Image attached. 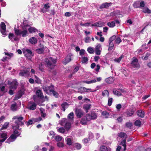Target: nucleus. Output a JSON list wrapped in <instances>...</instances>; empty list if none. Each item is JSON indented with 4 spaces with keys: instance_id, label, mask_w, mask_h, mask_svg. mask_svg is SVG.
Segmentation results:
<instances>
[{
    "instance_id": "nucleus-30",
    "label": "nucleus",
    "mask_w": 151,
    "mask_h": 151,
    "mask_svg": "<svg viewBox=\"0 0 151 151\" xmlns=\"http://www.w3.org/2000/svg\"><path fill=\"white\" fill-rule=\"evenodd\" d=\"M11 109L13 111H15L17 109V106L16 103L12 104L11 106Z\"/></svg>"
},
{
    "instance_id": "nucleus-1",
    "label": "nucleus",
    "mask_w": 151,
    "mask_h": 151,
    "mask_svg": "<svg viewBox=\"0 0 151 151\" xmlns=\"http://www.w3.org/2000/svg\"><path fill=\"white\" fill-rule=\"evenodd\" d=\"M13 119L16 120L15 123L17 125L16 126L12 127L13 129H17L19 128V126H22L24 125V117L21 115H17L13 117Z\"/></svg>"
},
{
    "instance_id": "nucleus-12",
    "label": "nucleus",
    "mask_w": 151,
    "mask_h": 151,
    "mask_svg": "<svg viewBox=\"0 0 151 151\" xmlns=\"http://www.w3.org/2000/svg\"><path fill=\"white\" fill-rule=\"evenodd\" d=\"M74 114L73 112H71L69 114L68 116L67 120L69 121L71 124L73 122L74 118Z\"/></svg>"
},
{
    "instance_id": "nucleus-64",
    "label": "nucleus",
    "mask_w": 151,
    "mask_h": 151,
    "mask_svg": "<svg viewBox=\"0 0 151 151\" xmlns=\"http://www.w3.org/2000/svg\"><path fill=\"white\" fill-rule=\"evenodd\" d=\"M100 68V65L99 64L97 65L96 66V68L95 69V70L96 71L98 72L99 71V70Z\"/></svg>"
},
{
    "instance_id": "nucleus-22",
    "label": "nucleus",
    "mask_w": 151,
    "mask_h": 151,
    "mask_svg": "<svg viewBox=\"0 0 151 151\" xmlns=\"http://www.w3.org/2000/svg\"><path fill=\"white\" fill-rule=\"evenodd\" d=\"M134 113V111L133 110H127L125 113V116L127 117H129L132 116Z\"/></svg>"
},
{
    "instance_id": "nucleus-44",
    "label": "nucleus",
    "mask_w": 151,
    "mask_h": 151,
    "mask_svg": "<svg viewBox=\"0 0 151 151\" xmlns=\"http://www.w3.org/2000/svg\"><path fill=\"white\" fill-rule=\"evenodd\" d=\"M9 124V123L8 122H5L3 126L0 129L1 130L3 129H6L8 126V125Z\"/></svg>"
},
{
    "instance_id": "nucleus-38",
    "label": "nucleus",
    "mask_w": 151,
    "mask_h": 151,
    "mask_svg": "<svg viewBox=\"0 0 151 151\" xmlns=\"http://www.w3.org/2000/svg\"><path fill=\"white\" fill-rule=\"evenodd\" d=\"M135 53L137 55H141L143 53L142 49V48H139L135 52Z\"/></svg>"
},
{
    "instance_id": "nucleus-7",
    "label": "nucleus",
    "mask_w": 151,
    "mask_h": 151,
    "mask_svg": "<svg viewBox=\"0 0 151 151\" xmlns=\"http://www.w3.org/2000/svg\"><path fill=\"white\" fill-rule=\"evenodd\" d=\"M131 64L132 66L134 68H139L140 67V65L138 63V60L136 58H133Z\"/></svg>"
},
{
    "instance_id": "nucleus-20",
    "label": "nucleus",
    "mask_w": 151,
    "mask_h": 151,
    "mask_svg": "<svg viewBox=\"0 0 151 151\" xmlns=\"http://www.w3.org/2000/svg\"><path fill=\"white\" fill-rule=\"evenodd\" d=\"M29 43L35 45L37 42V39L34 37H32L29 39Z\"/></svg>"
},
{
    "instance_id": "nucleus-25",
    "label": "nucleus",
    "mask_w": 151,
    "mask_h": 151,
    "mask_svg": "<svg viewBox=\"0 0 151 151\" xmlns=\"http://www.w3.org/2000/svg\"><path fill=\"white\" fill-rule=\"evenodd\" d=\"M114 81V78L111 77H110L106 78L105 80V82L108 83H113Z\"/></svg>"
},
{
    "instance_id": "nucleus-11",
    "label": "nucleus",
    "mask_w": 151,
    "mask_h": 151,
    "mask_svg": "<svg viewBox=\"0 0 151 151\" xmlns=\"http://www.w3.org/2000/svg\"><path fill=\"white\" fill-rule=\"evenodd\" d=\"M37 104L33 102H29L27 105V108L29 109L34 110L36 109Z\"/></svg>"
},
{
    "instance_id": "nucleus-16",
    "label": "nucleus",
    "mask_w": 151,
    "mask_h": 151,
    "mask_svg": "<svg viewBox=\"0 0 151 151\" xmlns=\"http://www.w3.org/2000/svg\"><path fill=\"white\" fill-rule=\"evenodd\" d=\"M75 113L78 118H80L83 114V112L81 109H76L75 111Z\"/></svg>"
},
{
    "instance_id": "nucleus-54",
    "label": "nucleus",
    "mask_w": 151,
    "mask_h": 151,
    "mask_svg": "<svg viewBox=\"0 0 151 151\" xmlns=\"http://www.w3.org/2000/svg\"><path fill=\"white\" fill-rule=\"evenodd\" d=\"M48 93L50 92H52L53 90V86H48Z\"/></svg>"
},
{
    "instance_id": "nucleus-35",
    "label": "nucleus",
    "mask_w": 151,
    "mask_h": 151,
    "mask_svg": "<svg viewBox=\"0 0 151 151\" xmlns=\"http://www.w3.org/2000/svg\"><path fill=\"white\" fill-rule=\"evenodd\" d=\"M4 86H2L0 88V96H3L5 92Z\"/></svg>"
},
{
    "instance_id": "nucleus-43",
    "label": "nucleus",
    "mask_w": 151,
    "mask_h": 151,
    "mask_svg": "<svg viewBox=\"0 0 151 151\" xmlns=\"http://www.w3.org/2000/svg\"><path fill=\"white\" fill-rule=\"evenodd\" d=\"M107 25L108 26L111 27H113L115 26V22L114 21L109 22L108 23Z\"/></svg>"
},
{
    "instance_id": "nucleus-6",
    "label": "nucleus",
    "mask_w": 151,
    "mask_h": 151,
    "mask_svg": "<svg viewBox=\"0 0 151 151\" xmlns=\"http://www.w3.org/2000/svg\"><path fill=\"white\" fill-rule=\"evenodd\" d=\"M19 75L21 76L27 77L29 76L30 73L28 69L26 68L23 70H21L19 73Z\"/></svg>"
},
{
    "instance_id": "nucleus-48",
    "label": "nucleus",
    "mask_w": 151,
    "mask_h": 151,
    "mask_svg": "<svg viewBox=\"0 0 151 151\" xmlns=\"http://www.w3.org/2000/svg\"><path fill=\"white\" fill-rule=\"evenodd\" d=\"M57 130L58 132L62 133H64L65 132V130L63 127L59 128Z\"/></svg>"
},
{
    "instance_id": "nucleus-50",
    "label": "nucleus",
    "mask_w": 151,
    "mask_h": 151,
    "mask_svg": "<svg viewBox=\"0 0 151 151\" xmlns=\"http://www.w3.org/2000/svg\"><path fill=\"white\" fill-rule=\"evenodd\" d=\"M57 146L59 147H63L64 146L63 142H58L57 143Z\"/></svg>"
},
{
    "instance_id": "nucleus-60",
    "label": "nucleus",
    "mask_w": 151,
    "mask_h": 151,
    "mask_svg": "<svg viewBox=\"0 0 151 151\" xmlns=\"http://www.w3.org/2000/svg\"><path fill=\"white\" fill-rule=\"evenodd\" d=\"M91 38L90 37H86L85 39V42L86 43H89L90 42Z\"/></svg>"
},
{
    "instance_id": "nucleus-5",
    "label": "nucleus",
    "mask_w": 151,
    "mask_h": 151,
    "mask_svg": "<svg viewBox=\"0 0 151 151\" xmlns=\"http://www.w3.org/2000/svg\"><path fill=\"white\" fill-rule=\"evenodd\" d=\"M23 52L24 55L28 58L30 59L34 55L32 51L28 49H24L23 50Z\"/></svg>"
},
{
    "instance_id": "nucleus-62",
    "label": "nucleus",
    "mask_w": 151,
    "mask_h": 151,
    "mask_svg": "<svg viewBox=\"0 0 151 151\" xmlns=\"http://www.w3.org/2000/svg\"><path fill=\"white\" fill-rule=\"evenodd\" d=\"M43 89L44 91L47 94L48 93V86L46 87L45 86H43Z\"/></svg>"
},
{
    "instance_id": "nucleus-58",
    "label": "nucleus",
    "mask_w": 151,
    "mask_h": 151,
    "mask_svg": "<svg viewBox=\"0 0 151 151\" xmlns=\"http://www.w3.org/2000/svg\"><path fill=\"white\" fill-rule=\"evenodd\" d=\"M122 41V40L120 38L118 37L116 38L115 40V42L116 43L119 44Z\"/></svg>"
},
{
    "instance_id": "nucleus-47",
    "label": "nucleus",
    "mask_w": 151,
    "mask_h": 151,
    "mask_svg": "<svg viewBox=\"0 0 151 151\" xmlns=\"http://www.w3.org/2000/svg\"><path fill=\"white\" fill-rule=\"evenodd\" d=\"M109 50H111L113 48L114 45L113 42H109Z\"/></svg>"
},
{
    "instance_id": "nucleus-37",
    "label": "nucleus",
    "mask_w": 151,
    "mask_h": 151,
    "mask_svg": "<svg viewBox=\"0 0 151 151\" xmlns=\"http://www.w3.org/2000/svg\"><path fill=\"white\" fill-rule=\"evenodd\" d=\"M55 139L56 141L59 142L61 141L63 139V138L60 136L57 135L55 137Z\"/></svg>"
},
{
    "instance_id": "nucleus-13",
    "label": "nucleus",
    "mask_w": 151,
    "mask_h": 151,
    "mask_svg": "<svg viewBox=\"0 0 151 151\" xmlns=\"http://www.w3.org/2000/svg\"><path fill=\"white\" fill-rule=\"evenodd\" d=\"M9 38L13 42L14 41L18 40V37L15 35L14 34L12 33H10L9 35Z\"/></svg>"
},
{
    "instance_id": "nucleus-14",
    "label": "nucleus",
    "mask_w": 151,
    "mask_h": 151,
    "mask_svg": "<svg viewBox=\"0 0 151 151\" xmlns=\"http://www.w3.org/2000/svg\"><path fill=\"white\" fill-rule=\"evenodd\" d=\"M1 137L3 138L2 139L0 140V146L1 145V143L4 141L7 138V134L5 132H2L0 133Z\"/></svg>"
},
{
    "instance_id": "nucleus-40",
    "label": "nucleus",
    "mask_w": 151,
    "mask_h": 151,
    "mask_svg": "<svg viewBox=\"0 0 151 151\" xmlns=\"http://www.w3.org/2000/svg\"><path fill=\"white\" fill-rule=\"evenodd\" d=\"M73 146L77 149L78 150H79L81 148V145L78 143H77L74 144Z\"/></svg>"
},
{
    "instance_id": "nucleus-63",
    "label": "nucleus",
    "mask_w": 151,
    "mask_h": 151,
    "mask_svg": "<svg viewBox=\"0 0 151 151\" xmlns=\"http://www.w3.org/2000/svg\"><path fill=\"white\" fill-rule=\"evenodd\" d=\"M126 126L127 127L130 128L132 125V124L130 122H127L126 124Z\"/></svg>"
},
{
    "instance_id": "nucleus-46",
    "label": "nucleus",
    "mask_w": 151,
    "mask_h": 151,
    "mask_svg": "<svg viewBox=\"0 0 151 151\" xmlns=\"http://www.w3.org/2000/svg\"><path fill=\"white\" fill-rule=\"evenodd\" d=\"M100 151H107L108 148L104 146H102L100 147Z\"/></svg>"
},
{
    "instance_id": "nucleus-21",
    "label": "nucleus",
    "mask_w": 151,
    "mask_h": 151,
    "mask_svg": "<svg viewBox=\"0 0 151 151\" xmlns=\"http://www.w3.org/2000/svg\"><path fill=\"white\" fill-rule=\"evenodd\" d=\"M72 138L71 136H68L66 137L65 138V140L66 141V144L70 145L72 144Z\"/></svg>"
},
{
    "instance_id": "nucleus-26",
    "label": "nucleus",
    "mask_w": 151,
    "mask_h": 151,
    "mask_svg": "<svg viewBox=\"0 0 151 151\" xmlns=\"http://www.w3.org/2000/svg\"><path fill=\"white\" fill-rule=\"evenodd\" d=\"M137 115L141 118H143L145 116V112L144 111L141 110H140L137 111Z\"/></svg>"
},
{
    "instance_id": "nucleus-3",
    "label": "nucleus",
    "mask_w": 151,
    "mask_h": 151,
    "mask_svg": "<svg viewBox=\"0 0 151 151\" xmlns=\"http://www.w3.org/2000/svg\"><path fill=\"white\" fill-rule=\"evenodd\" d=\"M60 123L62 126H64L67 131L71 128V124L66 119L63 118L61 119L60 121Z\"/></svg>"
},
{
    "instance_id": "nucleus-57",
    "label": "nucleus",
    "mask_w": 151,
    "mask_h": 151,
    "mask_svg": "<svg viewBox=\"0 0 151 151\" xmlns=\"http://www.w3.org/2000/svg\"><path fill=\"white\" fill-rule=\"evenodd\" d=\"M35 81L37 83H41L40 80L39 78L36 76L35 75Z\"/></svg>"
},
{
    "instance_id": "nucleus-18",
    "label": "nucleus",
    "mask_w": 151,
    "mask_h": 151,
    "mask_svg": "<svg viewBox=\"0 0 151 151\" xmlns=\"http://www.w3.org/2000/svg\"><path fill=\"white\" fill-rule=\"evenodd\" d=\"M17 82L16 81H13L11 83L10 88V89L14 90L15 89L17 86Z\"/></svg>"
},
{
    "instance_id": "nucleus-33",
    "label": "nucleus",
    "mask_w": 151,
    "mask_h": 151,
    "mask_svg": "<svg viewBox=\"0 0 151 151\" xmlns=\"http://www.w3.org/2000/svg\"><path fill=\"white\" fill-rule=\"evenodd\" d=\"M91 105L87 104L84 105L83 106V108L85 109V110L86 113H87L88 111V110L90 108Z\"/></svg>"
},
{
    "instance_id": "nucleus-52",
    "label": "nucleus",
    "mask_w": 151,
    "mask_h": 151,
    "mask_svg": "<svg viewBox=\"0 0 151 151\" xmlns=\"http://www.w3.org/2000/svg\"><path fill=\"white\" fill-rule=\"evenodd\" d=\"M88 60L87 58L86 57H83L82 59L81 62L83 63H86L88 62Z\"/></svg>"
},
{
    "instance_id": "nucleus-29",
    "label": "nucleus",
    "mask_w": 151,
    "mask_h": 151,
    "mask_svg": "<svg viewBox=\"0 0 151 151\" xmlns=\"http://www.w3.org/2000/svg\"><path fill=\"white\" fill-rule=\"evenodd\" d=\"M27 29L30 33L35 32L37 31V29L36 28L33 27L27 28Z\"/></svg>"
},
{
    "instance_id": "nucleus-19",
    "label": "nucleus",
    "mask_w": 151,
    "mask_h": 151,
    "mask_svg": "<svg viewBox=\"0 0 151 151\" xmlns=\"http://www.w3.org/2000/svg\"><path fill=\"white\" fill-rule=\"evenodd\" d=\"M101 47V46L100 44L97 45L96 47L95 53L96 55H99L101 54V51L100 49Z\"/></svg>"
},
{
    "instance_id": "nucleus-36",
    "label": "nucleus",
    "mask_w": 151,
    "mask_h": 151,
    "mask_svg": "<svg viewBox=\"0 0 151 151\" xmlns=\"http://www.w3.org/2000/svg\"><path fill=\"white\" fill-rule=\"evenodd\" d=\"M102 94L103 96H107L108 97H109V93L108 91L106 90H105L103 91Z\"/></svg>"
},
{
    "instance_id": "nucleus-2",
    "label": "nucleus",
    "mask_w": 151,
    "mask_h": 151,
    "mask_svg": "<svg viewBox=\"0 0 151 151\" xmlns=\"http://www.w3.org/2000/svg\"><path fill=\"white\" fill-rule=\"evenodd\" d=\"M28 25H27L22 27V31H21L16 28L14 29V33L16 35H21L22 37H24L27 35L28 32L27 30V28L29 27Z\"/></svg>"
},
{
    "instance_id": "nucleus-61",
    "label": "nucleus",
    "mask_w": 151,
    "mask_h": 151,
    "mask_svg": "<svg viewBox=\"0 0 151 151\" xmlns=\"http://www.w3.org/2000/svg\"><path fill=\"white\" fill-rule=\"evenodd\" d=\"M33 121L32 120H29V121L27 123V126L32 124L33 122Z\"/></svg>"
},
{
    "instance_id": "nucleus-31",
    "label": "nucleus",
    "mask_w": 151,
    "mask_h": 151,
    "mask_svg": "<svg viewBox=\"0 0 151 151\" xmlns=\"http://www.w3.org/2000/svg\"><path fill=\"white\" fill-rule=\"evenodd\" d=\"M113 91L114 94L116 96H119L122 95L121 92L116 90L115 88L113 89Z\"/></svg>"
},
{
    "instance_id": "nucleus-17",
    "label": "nucleus",
    "mask_w": 151,
    "mask_h": 151,
    "mask_svg": "<svg viewBox=\"0 0 151 151\" xmlns=\"http://www.w3.org/2000/svg\"><path fill=\"white\" fill-rule=\"evenodd\" d=\"M88 118V116L86 114L85 117L81 119L80 122L81 124L83 125L86 124L87 123L90 121V120H88L87 119Z\"/></svg>"
},
{
    "instance_id": "nucleus-28",
    "label": "nucleus",
    "mask_w": 151,
    "mask_h": 151,
    "mask_svg": "<svg viewBox=\"0 0 151 151\" xmlns=\"http://www.w3.org/2000/svg\"><path fill=\"white\" fill-rule=\"evenodd\" d=\"M40 115L43 118H45L46 116V114L45 112V110L42 108H40Z\"/></svg>"
},
{
    "instance_id": "nucleus-42",
    "label": "nucleus",
    "mask_w": 151,
    "mask_h": 151,
    "mask_svg": "<svg viewBox=\"0 0 151 151\" xmlns=\"http://www.w3.org/2000/svg\"><path fill=\"white\" fill-rule=\"evenodd\" d=\"M42 120V118L40 117L38 118L33 119V121L35 122H38Z\"/></svg>"
},
{
    "instance_id": "nucleus-59",
    "label": "nucleus",
    "mask_w": 151,
    "mask_h": 151,
    "mask_svg": "<svg viewBox=\"0 0 151 151\" xmlns=\"http://www.w3.org/2000/svg\"><path fill=\"white\" fill-rule=\"evenodd\" d=\"M123 57L122 56L118 58L115 59L114 60L116 62L118 63H119L120 61L123 58Z\"/></svg>"
},
{
    "instance_id": "nucleus-53",
    "label": "nucleus",
    "mask_w": 151,
    "mask_h": 151,
    "mask_svg": "<svg viewBox=\"0 0 151 151\" xmlns=\"http://www.w3.org/2000/svg\"><path fill=\"white\" fill-rule=\"evenodd\" d=\"M126 136H127L126 134L123 132H120L118 134V136L120 137L121 138L124 137L126 138L127 137H125Z\"/></svg>"
},
{
    "instance_id": "nucleus-34",
    "label": "nucleus",
    "mask_w": 151,
    "mask_h": 151,
    "mask_svg": "<svg viewBox=\"0 0 151 151\" xmlns=\"http://www.w3.org/2000/svg\"><path fill=\"white\" fill-rule=\"evenodd\" d=\"M45 50L44 47H42L41 48H39L36 50V52L39 54H41Z\"/></svg>"
},
{
    "instance_id": "nucleus-15",
    "label": "nucleus",
    "mask_w": 151,
    "mask_h": 151,
    "mask_svg": "<svg viewBox=\"0 0 151 151\" xmlns=\"http://www.w3.org/2000/svg\"><path fill=\"white\" fill-rule=\"evenodd\" d=\"M20 134L17 135V136L15 135L14 134H12L10 137L7 139L6 142L9 143L11 142L14 141L16 139L17 136L19 135Z\"/></svg>"
},
{
    "instance_id": "nucleus-4",
    "label": "nucleus",
    "mask_w": 151,
    "mask_h": 151,
    "mask_svg": "<svg viewBox=\"0 0 151 151\" xmlns=\"http://www.w3.org/2000/svg\"><path fill=\"white\" fill-rule=\"evenodd\" d=\"M46 66L50 69H52L54 67L55 64L56 63L55 59L51 58H50L46 60Z\"/></svg>"
},
{
    "instance_id": "nucleus-9",
    "label": "nucleus",
    "mask_w": 151,
    "mask_h": 151,
    "mask_svg": "<svg viewBox=\"0 0 151 151\" xmlns=\"http://www.w3.org/2000/svg\"><path fill=\"white\" fill-rule=\"evenodd\" d=\"M6 26L5 23L3 22H1V24L0 31L2 34L4 35V37L6 35Z\"/></svg>"
},
{
    "instance_id": "nucleus-51",
    "label": "nucleus",
    "mask_w": 151,
    "mask_h": 151,
    "mask_svg": "<svg viewBox=\"0 0 151 151\" xmlns=\"http://www.w3.org/2000/svg\"><path fill=\"white\" fill-rule=\"evenodd\" d=\"M143 12L144 13H150L151 11L148 8H145L144 9Z\"/></svg>"
},
{
    "instance_id": "nucleus-41",
    "label": "nucleus",
    "mask_w": 151,
    "mask_h": 151,
    "mask_svg": "<svg viewBox=\"0 0 151 151\" xmlns=\"http://www.w3.org/2000/svg\"><path fill=\"white\" fill-rule=\"evenodd\" d=\"M113 99L112 98L109 97L108 101V105L109 106H110L112 103Z\"/></svg>"
},
{
    "instance_id": "nucleus-32",
    "label": "nucleus",
    "mask_w": 151,
    "mask_h": 151,
    "mask_svg": "<svg viewBox=\"0 0 151 151\" xmlns=\"http://www.w3.org/2000/svg\"><path fill=\"white\" fill-rule=\"evenodd\" d=\"M61 106L63 108L62 110H63V111H65V109L68 108V105L67 103L64 102L62 104Z\"/></svg>"
},
{
    "instance_id": "nucleus-8",
    "label": "nucleus",
    "mask_w": 151,
    "mask_h": 151,
    "mask_svg": "<svg viewBox=\"0 0 151 151\" xmlns=\"http://www.w3.org/2000/svg\"><path fill=\"white\" fill-rule=\"evenodd\" d=\"M87 119L90 121L96 119L97 118V115L94 111H92L90 114H87Z\"/></svg>"
},
{
    "instance_id": "nucleus-24",
    "label": "nucleus",
    "mask_w": 151,
    "mask_h": 151,
    "mask_svg": "<svg viewBox=\"0 0 151 151\" xmlns=\"http://www.w3.org/2000/svg\"><path fill=\"white\" fill-rule=\"evenodd\" d=\"M111 3H105L102 4L100 7V9L107 8L111 6Z\"/></svg>"
},
{
    "instance_id": "nucleus-55",
    "label": "nucleus",
    "mask_w": 151,
    "mask_h": 151,
    "mask_svg": "<svg viewBox=\"0 0 151 151\" xmlns=\"http://www.w3.org/2000/svg\"><path fill=\"white\" fill-rule=\"evenodd\" d=\"M150 55V54L148 53H147L146 54V55L145 57L143 56L142 58L143 60H145L148 59V58Z\"/></svg>"
},
{
    "instance_id": "nucleus-56",
    "label": "nucleus",
    "mask_w": 151,
    "mask_h": 151,
    "mask_svg": "<svg viewBox=\"0 0 151 151\" xmlns=\"http://www.w3.org/2000/svg\"><path fill=\"white\" fill-rule=\"evenodd\" d=\"M87 51L89 53L91 54L93 53L94 52L93 49L91 47L88 48L87 49Z\"/></svg>"
},
{
    "instance_id": "nucleus-27",
    "label": "nucleus",
    "mask_w": 151,
    "mask_h": 151,
    "mask_svg": "<svg viewBox=\"0 0 151 151\" xmlns=\"http://www.w3.org/2000/svg\"><path fill=\"white\" fill-rule=\"evenodd\" d=\"M71 55H68L65 58L64 63L65 64L70 62L71 60Z\"/></svg>"
},
{
    "instance_id": "nucleus-39",
    "label": "nucleus",
    "mask_w": 151,
    "mask_h": 151,
    "mask_svg": "<svg viewBox=\"0 0 151 151\" xmlns=\"http://www.w3.org/2000/svg\"><path fill=\"white\" fill-rule=\"evenodd\" d=\"M86 88L84 87H81L78 89V92L81 93L86 92Z\"/></svg>"
},
{
    "instance_id": "nucleus-49",
    "label": "nucleus",
    "mask_w": 151,
    "mask_h": 151,
    "mask_svg": "<svg viewBox=\"0 0 151 151\" xmlns=\"http://www.w3.org/2000/svg\"><path fill=\"white\" fill-rule=\"evenodd\" d=\"M134 124L136 126L140 127L141 125V122L139 120H136L134 122Z\"/></svg>"
},
{
    "instance_id": "nucleus-45",
    "label": "nucleus",
    "mask_w": 151,
    "mask_h": 151,
    "mask_svg": "<svg viewBox=\"0 0 151 151\" xmlns=\"http://www.w3.org/2000/svg\"><path fill=\"white\" fill-rule=\"evenodd\" d=\"M133 6L135 8H139L140 7L139 2V1H136L134 2L133 4Z\"/></svg>"
},
{
    "instance_id": "nucleus-10",
    "label": "nucleus",
    "mask_w": 151,
    "mask_h": 151,
    "mask_svg": "<svg viewBox=\"0 0 151 151\" xmlns=\"http://www.w3.org/2000/svg\"><path fill=\"white\" fill-rule=\"evenodd\" d=\"M50 7V5L49 3H47L44 5L43 8H41L40 12L43 13L48 12L49 10V9Z\"/></svg>"
},
{
    "instance_id": "nucleus-23",
    "label": "nucleus",
    "mask_w": 151,
    "mask_h": 151,
    "mask_svg": "<svg viewBox=\"0 0 151 151\" xmlns=\"http://www.w3.org/2000/svg\"><path fill=\"white\" fill-rule=\"evenodd\" d=\"M36 93L40 99H42L44 98L43 93L41 90H37L36 91Z\"/></svg>"
}]
</instances>
